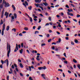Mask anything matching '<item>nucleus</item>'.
<instances>
[{
    "label": "nucleus",
    "instance_id": "obj_7",
    "mask_svg": "<svg viewBox=\"0 0 80 80\" xmlns=\"http://www.w3.org/2000/svg\"><path fill=\"white\" fill-rule=\"evenodd\" d=\"M67 13H68V15H69V16H73V14H72V13H70L69 12H67Z\"/></svg>",
    "mask_w": 80,
    "mask_h": 80
},
{
    "label": "nucleus",
    "instance_id": "obj_46",
    "mask_svg": "<svg viewBox=\"0 0 80 80\" xmlns=\"http://www.w3.org/2000/svg\"><path fill=\"white\" fill-rule=\"evenodd\" d=\"M29 70L30 71H31V67L29 66Z\"/></svg>",
    "mask_w": 80,
    "mask_h": 80
},
{
    "label": "nucleus",
    "instance_id": "obj_25",
    "mask_svg": "<svg viewBox=\"0 0 80 80\" xmlns=\"http://www.w3.org/2000/svg\"><path fill=\"white\" fill-rule=\"evenodd\" d=\"M16 49H17V50H18V45L17 44H16Z\"/></svg>",
    "mask_w": 80,
    "mask_h": 80
},
{
    "label": "nucleus",
    "instance_id": "obj_47",
    "mask_svg": "<svg viewBox=\"0 0 80 80\" xmlns=\"http://www.w3.org/2000/svg\"><path fill=\"white\" fill-rule=\"evenodd\" d=\"M58 41L59 43H60L61 42V39L60 38H59L58 39Z\"/></svg>",
    "mask_w": 80,
    "mask_h": 80
},
{
    "label": "nucleus",
    "instance_id": "obj_14",
    "mask_svg": "<svg viewBox=\"0 0 80 80\" xmlns=\"http://www.w3.org/2000/svg\"><path fill=\"white\" fill-rule=\"evenodd\" d=\"M29 20L30 22H31V23H32V22L33 20L32 17L29 18Z\"/></svg>",
    "mask_w": 80,
    "mask_h": 80
},
{
    "label": "nucleus",
    "instance_id": "obj_37",
    "mask_svg": "<svg viewBox=\"0 0 80 80\" xmlns=\"http://www.w3.org/2000/svg\"><path fill=\"white\" fill-rule=\"evenodd\" d=\"M74 42L76 43H77L78 42V41L77 39L75 40Z\"/></svg>",
    "mask_w": 80,
    "mask_h": 80
},
{
    "label": "nucleus",
    "instance_id": "obj_19",
    "mask_svg": "<svg viewBox=\"0 0 80 80\" xmlns=\"http://www.w3.org/2000/svg\"><path fill=\"white\" fill-rule=\"evenodd\" d=\"M12 8L14 10H15V7L14 6L13 4L12 5Z\"/></svg>",
    "mask_w": 80,
    "mask_h": 80
},
{
    "label": "nucleus",
    "instance_id": "obj_5",
    "mask_svg": "<svg viewBox=\"0 0 80 80\" xmlns=\"http://www.w3.org/2000/svg\"><path fill=\"white\" fill-rule=\"evenodd\" d=\"M9 14V12H5L4 14V16H6V18H7L8 17Z\"/></svg>",
    "mask_w": 80,
    "mask_h": 80
},
{
    "label": "nucleus",
    "instance_id": "obj_50",
    "mask_svg": "<svg viewBox=\"0 0 80 80\" xmlns=\"http://www.w3.org/2000/svg\"><path fill=\"white\" fill-rule=\"evenodd\" d=\"M21 46L22 48H23V43H22L21 44Z\"/></svg>",
    "mask_w": 80,
    "mask_h": 80
},
{
    "label": "nucleus",
    "instance_id": "obj_49",
    "mask_svg": "<svg viewBox=\"0 0 80 80\" xmlns=\"http://www.w3.org/2000/svg\"><path fill=\"white\" fill-rule=\"evenodd\" d=\"M0 68H1L2 69L3 68V66L1 64L0 65Z\"/></svg>",
    "mask_w": 80,
    "mask_h": 80
},
{
    "label": "nucleus",
    "instance_id": "obj_12",
    "mask_svg": "<svg viewBox=\"0 0 80 80\" xmlns=\"http://www.w3.org/2000/svg\"><path fill=\"white\" fill-rule=\"evenodd\" d=\"M32 6H30L28 8V9L30 10H32Z\"/></svg>",
    "mask_w": 80,
    "mask_h": 80
},
{
    "label": "nucleus",
    "instance_id": "obj_3",
    "mask_svg": "<svg viewBox=\"0 0 80 80\" xmlns=\"http://www.w3.org/2000/svg\"><path fill=\"white\" fill-rule=\"evenodd\" d=\"M4 7L5 8L8 7L10 6V4L8 2H6V1L4 2Z\"/></svg>",
    "mask_w": 80,
    "mask_h": 80
},
{
    "label": "nucleus",
    "instance_id": "obj_42",
    "mask_svg": "<svg viewBox=\"0 0 80 80\" xmlns=\"http://www.w3.org/2000/svg\"><path fill=\"white\" fill-rule=\"evenodd\" d=\"M58 71H61V72H62L63 71L62 70V69H58Z\"/></svg>",
    "mask_w": 80,
    "mask_h": 80
},
{
    "label": "nucleus",
    "instance_id": "obj_54",
    "mask_svg": "<svg viewBox=\"0 0 80 80\" xmlns=\"http://www.w3.org/2000/svg\"><path fill=\"white\" fill-rule=\"evenodd\" d=\"M46 36L47 38L49 37H50V35L49 34H48L46 35Z\"/></svg>",
    "mask_w": 80,
    "mask_h": 80
},
{
    "label": "nucleus",
    "instance_id": "obj_64",
    "mask_svg": "<svg viewBox=\"0 0 80 80\" xmlns=\"http://www.w3.org/2000/svg\"><path fill=\"white\" fill-rule=\"evenodd\" d=\"M62 60H66V58H63L62 59Z\"/></svg>",
    "mask_w": 80,
    "mask_h": 80
},
{
    "label": "nucleus",
    "instance_id": "obj_11",
    "mask_svg": "<svg viewBox=\"0 0 80 80\" xmlns=\"http://www.w3.org/2000/svg\"><path fill=\"white\" fill-rule=\"evenodd\" d=\"M10 28V27L9 26H7V27H6V31H8L9 30V29Z\"/></svg>",
    "mask_w": 80,
    "mask_h": 80
},
{
    "label": "nucleus",
    "instance_id": "obj_29",
    "mask_svg": "<svg viewBox=\"0 0 80 80\" xmlns=\"http://www.w3.org/2000/svg\"><path fill=\"white\" fill-rule=\"evenodd\" d=\"M51 19H52V18L50 17H49L48 18V20L49 21H52Z\"/></svg>",
    "mask_w": 80,
    "mask_h": 80
},
{
    "label": "nucleus",
    "instance_id": "obj_38",
    "mask_svg": "<svg viewBox=\"0 0 80 80\" xmlns=\"http://www.w3.org/2000/svg\"><path fill=\"white\" fill-rule=\"evenodd\" d=\"M1 63H2V65H3L4 64V61L2 60H1Z\"/></svg>",
    "mask_w": 80,
    "mask_h": 80
},
{
    "label": "nucleus",
    "instance_id": "obj_55",
    "mask_svg": "<svg viewBox=\"0 0 80 80\" xmlns=\"http://www.w3.org/2000/svg\"><path fill=\"white\" fill-rule=\"evenodd\" d=\"M20 76L22 77L23 76V75L22 74V73H20Z\"/></svg>",
    "mask_w": 80,
    "mask_h": 80
},
{
    "label": "nucleus",
    "instance_id": "obj_20",
    "mask_svg": "<svg viewBox=\"0 0 80 80\" xmlns=\"http://www.w3.org/2000/svg\"><path fill=\"white\" fill-rule=\"evenodd\" d=\"M40 5V4L39 3L36 4L35 3V6H36V7H38V6Z\"/></svg>",
    "mask_w": 80,
    "mask_h": 80
},
{
    "label": "nucleus",
    "instance_id": "obj_34",
    "mask_svg": "<svg viewBox=\"0 0 80 80\" xmlns=\"http://www.w3.org/2000/svg\"><path fill=\"white\" fill-rule=\"evenodd\" d=\"M39 33V32L38 31H35V34H37Z\"/></svg>",
    "mask_w": 80,
    "mask_h": 80
},
{
    "label": "nucleus",
    "instance_id": "obj_15",
    "mask_svg": "<svg viewBox=\"0 0 80 80\" xmlns=\"http://www.w3.org/2000/svg\"><path fill=\"white\" fill-rule=\"evenodd\" d=\"M43 4L45 6H48V4L46 2H45L44 3H43Z\"/></svg>",
    "mask_w": 80,
    "mask_h": 80
},
{
    "label": "nucleus",
    "instance_id": "obj_45",
    "mask_svg": "<svg viewBox=\"0 0 80 80\" xmlns=\"http://www.w3.org/2000/svg\"><path fill=\"white\" fill-rule=\"evenodd\" d=\"M71 5L73 7H75V6L74 5V4H73L72 3H71Z\"/></svg>",
    "mask_w": 80,
    "mask_h": 80
},
{
    "label": "nucleus",
    "instance_id": "obj_16",
    "mask_svg": "<svg viewBox=\"0 0 80 80\" xmlns=\"http://www.w3.org/2000/svg\"><path fill=\"white\" fill-rule=\"evenodd\" d=\"M24 30L25 31H28V27H25L24 28Z\"/></svg>",
    "mask_w": 80,
    "mask_h": 80
},
{
    "label": "nucleus",
    "instance_id": "obj_13",
    "mask_svg": "<svg viewBox=\"0 0 80 80\" xmlns=\"http://www.w3.org/2000/svg\"><path fill=\"white\" fill-rule=\"evenodd\" d=\"M6 62H7V66H8L9 64V61L8 59H6Z\"/></svg>",
    "mask_w": 80,
    "mask_h": 80
},
{
    "label": "nucleus",
    "instance_id": "obj_43",
    "mask_svg": "<svg viewBox=\"0 0 80 80\" xmlns=\"http://www.w3.org/2000/svg\"><path fill=\"white\" fill-rule=\"evenodd\" d=\"M55 51H58V48H56L55 49Z\"/></svg>",
    "mask_w": 80,
    "mask_h": 80
},
{
    "label": "nucleus",
    "instance_id": "obj_6",
    "mask_svg": "<svg viewBox=\"0 0 80 80\" xmlns=\"http://www.w3.org/2000/svg\"><path fill=\"white\" fill-rule=\"evenodd\" d=\"M4 10L3 9V10H2V14L1 15V18H3V15H4Z\"/></svg>",
    "mask_w": 80,
    "mask_h": 80
},
{
    "label": "nucleus",
    "instance_id": "obj_53",
    "mask_svg": "<svg viewBox=\"0 0 80 80\" xmlns=\"http://www.w3.org/2000/svg\"><path fill=\"white\" fill-rule=\"evenodd\" d=\"M51 40H52V39H49L48 41V42H51Z\"/></svg>",
    "mask_w": 80,
    "mask_h": 80
},
{
    "label": "nucleus",
    "instance_id": "obj_22",
    "mask_svg": "<svg viewBox=\"0 0 80 80\" xmlns=\"http://www.w3.org/2000/svg\"><path fill=\"white\" fill-rule=\"evenodd\" d=\"M19 66H20V67L21 68H23V65L21 63H20V64H19Z\"/></svg>",
    "mask_w": 80,
    "mask_h": 80
},
{
    "label": "nucleus",
    "instance_id": "obj_48",
    "mask_svg": "<svg viewBox=\"0 0 80 80\" xmlns=\"http://www.w3.org/2000/svg\"><path fill=\"white\" fill-rule=\"evenodd\" d=\"M16 70L17 72H18L19 71L18 69V68H16Z\"/></svg>",
    "mask_w": 80,
    "mask_h": 80
},
{
    "label": "nucleus",
    "instance_id": "obj_31",
    "mask_svg": "<svg viewBox=\"0 0 80 80\" xmlns=\"http://www.w3.org/2000/svg\"><path fill=\"white\" fill-rule=\"evenodd\" d=\"M62 29H63V28H62V27H61V28L60 29V31H61V32H63V30H62Z\"/></svg>",
    "mask_w": 80,
    "mask_h": 80
},
{
    "label": "nucleus",
    "instance_id": "obj_27",
    "mask_svg": "<svg viewBox=\"0 0 80 80\" xmlns=\"http://www.w3.org/2000/svg\"><path fill=\"white\" fill-rule=\"evenodd\" d=\"M42 69V67H39L38 68V69L39 70H41Z\"/></svg>",
    "mask_w": 80,
    "mask_h": 80
},
{
    "label": "nucleus",
    "instance_id": "obj_4",
    "mask_svg": "<svg viewBox=\"0 0 80 80\" xmlns=\"http://www.w3.org/2000/svg\"><path fill=\"white\" fill-rule=\"evenodd\" d=\"M25 3H22V5L24 6L25 8H27V6H28V2H27V1H25Z\"/></svg>",
    "mask_w": 80,
    "mask_h": 80
},
{
    "label": "nucleus",
    "instance_id": "obj_61",
    "mask_svg": "<svg viewBox=\"0 0 80 80\" xmlns=\"http://www.w3.org/2000/svg\"><path fill=\"white\" fill-rule=\"evenodd\" d=\"M67 22H68V21H64V23H65V24H67Z\"/></svg>",
    "mask_w": 80,
    "mask_h": 80
},
{
    "label": "nucleus",
    "instance_id": "obj_56",
    "mask_svg": "<svg viewBox=\"0 0 80 80\" xmlns=\"http://www.w3.org/2000/svg\"><path fill=\"white\" fill-rule=\"evenodd\" d=\"M64 56L66 57L67 58V56H66V53L65 52H64Z\"/></svg>",
    "mask_w": 80,
    "mask_h": 80
},
{
    "label": "nucleus",
    "instance_id": "obj_8",
    "mask_svg": "<svg viewBox=\"0 0 80 80\" xmlns=\"http://www.w3.org/2000/svg\"><path fill=\"white\" fill-rule=\"evenodd\" d=\"M11 22H12L13 21H14V17L13 16H12V17H11Z\"/></svg>",
    "mask_w": 80,
    "mask_h": 80
},
{
    "label": "nucleus",
    "instance_id": "obj_28",
    "mask_svg": "<svg viewBox=\"0 0 80 80\" xmlns=\"http://www.w3.org/2000/svg\"><path fill=\"white\" fill-rule=\"evenodd\" d=\"M3 21L2 19H1V21L0 24L2 25L3 24Z\"/></svg>",
    "mask_w": 80,
    "mask_h": 80
},
{
    "label": "nucleus",
    "instance_id": "obj_35",
    "mask_svg": "<svg viewBox=\"0 0 80 80\" xmlns=\"http://www.w3.org/2000/svg\"><path fill=\"white\" fill-rule=\"evenodd\" d=\"M39 7L40 8H41L42 11H43V8L42 7H41V6H39Z\"/></svg>",
    "mask_w": 80,
    "mask_h": 80
},
{
    "label": "nucleus",
    "instance_id": "obj_36",
    "mask_svg": "<svg viewBox=\"0 0 80 80\" xmlns=\"http://www.w3.org/2000/svg\"><path fill=\"white\" fill-rule=\"evenodd\" d=\"M46 45L45 43H42L41 44V47H43V46H45Z\"/></svg>",
    "mask_w": 80,
    "mask_h": 80
},
{
    "label": "nucleus",
    "instance_id": "obj_52",
    "mask_svg": "<svg viewBox=\"0 0 80 80\" xmlns=\"http://www.w3.org/2000/svg\"><path fill=\"white\" fill-rule=\"evenodd\" d=\"M19 36H23V35L21 33H20L19 34Z\"/></svg>",
    "mask_w": 80,
    "mask_h": 80
},
{
    "label": "nucleus",
    "instance_id": "obj_39",
    "mask_svg": "<svg viewBox=\"0 0 80 80\" xmlns=\"http://www.w3.org/2000/svg\"><path fill=\"white\" fill-rule=\"evenodd\" d=\"M64 63H66V64H68V62L67 61L65 60L64 61Z\"/></svg>",
    "mask_w": 80,
    "mask_h": 80
},
{
    "label": "nucleus",
    "instance_id": "obj_18",
    "mask_svg": "<svg viewBox=\"0 0 80 80\" xmlns=\"http://www.w3.org/2000/svg\"><path fill=\"white\" fill-rule=\"evenodd\" d=\"M39 57V56H37L36 59L38 61L40 60V59L38 58Z\"/></svg>",
    "mask_w": 80,
    "mask_h": 80
},
{
    "label": "nucleus",
    "instance_id": "obj_30",
    "mask_svg": "<svg viewBox=\"0 0 80 80\" xmlns=\"http://www.w3.org/2000/svg\"><path fill=\"white\" fill-rule=\"evenodd\" d=\"M12 31H13L14 32H16V28H13L12 29Z\"/></svg>",
    "mask_w": 80,
    "mask_h": 80
},
{
    "label": "nucleus",
    "instance_id": "obj_60",
    "mask_svg": "<svg viewBox=\"0 0 80 80\" xmlns=\"http://www.w3.org/2000/svg\"><path fill=\"white\" fill-rule=\"evenodd\" d=\"M36 28V27L35 26H33V30H35Z\"/></svg>",
    "mask_w": 80,
    "mask_h": 80
},
{
    "label": "nucleus",
    "instance_id": "obj_32",
    "mask_svg": "<svg viewBox=\"0 0 80 80\" xmlns=\"http://www.w3.org/2000/svg\"><path fill=\"white\" fill-rule=\"evenodd\" d=\"M78 68L80 70V64H78L77 65Z\"/></svg>",
    "mask_w": 80,
    "mask_h": 80
},
{
    "label": "nucleus",
    "instance_id": "obj_59",
    "mask_svg": "<svg viewBox=\"0 0 80 80\" xmlns=\"http://www.w3.org/2000/svg\"><path fill=\"white\" fill-rule=\"evenodd\" d=\"M71 44L72 45H74V43L73 42H71Z\"/></svg>",
    "mask_w": 80,
    "mask_h": 80
},
{
    "label": "nucleus",
    "instance_id": "obj_21",
    "mask_svg": "<svg viewBox=\"0 0 80 80\" xmlns=\"http://www.w3.org/2000/svg\"><path fill=\"white\" fill-rule=\"evenodd\" d=\"M22 52H23V49H21V50H19V52H20L21 54L22 53Z\"/></svg>",
    "mask_w": 80,
    "mask_h": 80
},
{
    "label": "nucleus",
    "instance_id": "obj_58",
    "mask_svg": "<svg viewBox=\"0 0 80 80\" xmlns=\"http://www.w3.org/2000/svg\"><path fill=\"white\" fill-rule=\"evenodd\" d=\"M14 67H16V68H17V66L16 64H14Z\"/></svg>",
    "mask_w": 80,
    "mask_h": 80
},
{
    "label": "nucleus",
    "instance_id": "obj_24",
    "mask_svg": "<svg viewBox=\"0 0 80 80\" xmlns=\"http://www.w3.org/2000/svg\"><path fill=\"white\" fill-rule=\"evenodd\" d=\"M36 2L39 3L40 2L39 0H35Z\"/></svg>",
    "mask_w": 80,
    "mask_h": 80
},
{
    "label": "nucleus",
    "instance_id": "obj_51",
    "mask_svg": "<svg viewBox=\"0 0 80 80\" xmlns=\"http://www.w3.org/2000/svg\"><path fill=\"white\" fill-rule=\"evenodd\" d=\"M66 7L68 8H69V7L67 4L66 5Z\"/></svg>",
    "mask_w": 80,
    "mask_h": 80
},
{
    "label": "nucleus",
    "instance_id": "obj_63",
    "mask_svg": "<svg viewBox=\"0 0 80 80\" xmlns=\"http://www.w3.org/2000/svg\"><path fill=\"white\" fill-rule=\"evenodd\" d=\"M29 79L30 80H33L32 79V77H29Z\"/></svg>",
    "mask_w": 80,
    "mask_h": 80
},
{
    "label": "nucleus",
    "instance_id": "obj_23",
    "mask_svg": "<svg viewBox=\"0 0 80 80\" xmlns=\"http://www.w3.org/2000/svg\"><path fill=\"white\" fill-rule=\"evenodd\" d=\"M73 61L74 63H77V61L75 59H73Z\"/></svg>",
    "mask_w": 80,
    "mask_h": 80
},
{
    "label": "nucleus",
    "instance_id": "obj_1",
    "mask_svg": "<svg viewBox=\"0 0 80 80\" xmlns=\"http://www.w3.org/2000/svg\"><path fill=\"white\" fill-rule=\"evenodd\" d=\"M7 49L8 51L7 56L8 57H9V54L11 52V46L9 45L8 43L7 42Z\"/></svg>",
    "mask_w": 80,
    "mask_h": 80
},
{
    "label": "nucleus",
    "instance_id": "obj_62",
    "mask_svg": "<svg viewBox=\"0 0 80 80\" xmlns=\"http://www.w3.org/2000/svg\"><path fill=\"white\" fill-rule=\"evenodd\" d=\"M18 61L19 62H21V60L20 59H18Z\"/></svg>",
    "mask_w": 80,
    "mask_h": 80
},
{
    "label": "nucleus",
    "instance_id": "obj_17",
    "mask_svg": "<svg viewBox=\"0 0 80 80\" xmlns=\"http://www.w3.org/2000/svg\"><path fill=\"white\" fill-rule=\"evenodd\" d=\"M68 11L69 12H72L73 10L72 9H70V10L69 9H68Z\"/></svg>",
    "mask_w": 80,
    "mask_h": 80
},
{
    "label": "nucleus",
    "instance_id": "obj_9",
    "mask_svg": "<svg viewBox=\"0 0 80 80\" xmlns=\"http://www.w3.org/2000/svg\"><path fill=\"white\" fill-rule=\"evenodd\" d=\"M3 8V5H2V4H0V12H1V8L2 9Z\"/></svg>",
    "mask_w": 80,
    "mask_h": 80
},
{
    "label": "nucleus",
    "instance_id": "obj_44",
    "mask_svg": "<svg viewBox=\"0 0 80 80\" xmlns=\"http://www.w3.org/2000/svg\"><path fill=\"white\" fill-rule=\"evenodd\" d=\"M79 17H80V15L77 14V18H79Z\"/></svg>",
    "mask_w": 80,
    "mask_h": 80
},
{
    "label": "nucleus",
    "instance_id": "obj_10",
    "mask_svg": "<svg viewBox=\"0 0 80 80\" xmlns=\"http://www.w3.org/2000/svg\"><path fill=\"white\" fill-rule=\"evenodd\" d=\"M14 17L16 19L17 18V14L16 13H14Z\"/></svg>",
    "mask_w": 80,
    "mask_h": 80
},
{
    "label": "nucleus",
    "instance_id": "obj_2",
    "mask_svg": "<svg viewBox=\"0 0 80 80\" xmlns=\"http://www.w3.org/2000/svg\"><path fill=\"white\" fill-rule=\"evenodd\" d=\"M5 23H4V24H3V26H2V31L1 33L2 36H3L4 35V31L5 30Z\"/></svg>",
    "mask_w": 80,
    "mask_h": 80
},
{
    "label": "nucleus",
    "instance_id": "obj_26",
    "mask_svg": "<svg viewBox=\"0 0 80 80\" xmlns=\"http://www.w3.org/2000/svg\"><path fill=\"white\" fill-rule=\"evenodd\" d=\"M41 26H38L37 29L38 30H40V28H41Z\"/></svg>",
    "mask_w": 80,
    "mask_h": 80
},
{
    "label": "nucleus",
    "instance_id": "obj_57",
    "mask_svg": "<svg viewBox=\"0 0 80 80\" xmlns=\"http://www.w3.org/2000/svg\"><path fill=\"white\" fill-rule=\"evenodd\" d=\"M68 73H69V74H71L72 72L70 71H69V70H68Z\"/></svg>",
    "mask_w": 80,
    "mask_h": 80
},
{
    "label": "nucleus",
    "instance_id": "obj_41",
    "mask_svg": "<svg viewBox=\"0 0 80 80\" xmlns=\"http://www.w3.org/2000/svg\"><path fill=\"white\" fill-rule=\"evenodd\" d=\"M9 76L8 75L7 76V80H9Z\"/></svg>",
    "mask_w": 80,
    "mask_h": 80
},
{
    "label": "nucleus",
    "instance_id": "obj_33",
    "mask_svg": "<svg viewBox=\"0 0 80 80\" xmlns=\"http://www.w3.org/2000/svg\"><path fill=\"white\" fill-rule=\"evenodd\" d=\"M42 69H43L45 70V69H46V67L45 66H44L43 67H42Z\"/></svg>",
    "mask_w": 80,
    "mask_h": 80
},
{
    "label": "nucleus",
    "instance_id": "obj_40",
    "mask_svg": "<svg viewBox=\"0 0 80 80\" xmlns=\"http://www.w3.org/2000/svg\"><path fill=\"white\" fill-rule=\"evenodd\" d=\"M5 0H3V1L2 2V4H1L2 5H4V2H5Z\"/></svg>",
    "mask_w": 80,
    "mask_h": 80
}]
</instances>
